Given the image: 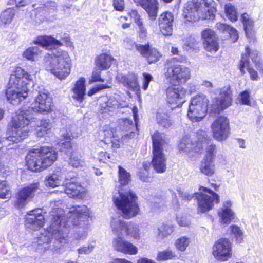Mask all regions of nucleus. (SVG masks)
<instances>
[{
    "instance_id": "obj_1",
    "label": "nucleus",
    "mask_w": 263,
    "mask_h": 263,
    "mask_svg": "<svg viewBox=\"0 0 263 263\" xmlns=\"http://www.w3.org/2000/svg\"><path fill=\"white\" fill-rule=\"evenodd\" d=\"M52 223L37 240V249L40 252L49 249L48 243L55 244V249L67 242V235L72 226H78L73 234L76 240H84L87 237L89 227L88 208L85 205L73 206L64 211V205L59 200L51 203Z\"/></svg>"
},
{
    "instance_id": "obj_2",
    "label": "nucleus",
    "mask_w": 263,
    "mask_h": 263,
    "mask_svg": "<svg viewBox=\"0 0 263 263\" xmlns=\"http://www.w3.org/2000/svg\"><path fill=\"white\" fill-rule=\"evenodd\" d=\"M31 76L20 67L14 68L11 74L6 92L8 101L13 105L18 104L28 96L27 87Z\"/></svg>"
},
{
    "instance_id": "obj_3",
    "label": "nucleus",
    "mask_w": 263,
    "mask_h": 263,
    "mask_svg": "<svg viewBox=\"0 0 263 263\" xmlns=\"http://www.w3.org/2000/svg\"><path fill=\"white\" fill-rule=\"evenodd\" d=\"M44 59V67L47 70L60 80L66 79L70 74L72 61L67 51L54 48Z\"/></svg>"
},
{
    "instance_id": "obj_4",
    "label": "nucleus",
    "mask_w": 263,
    "mask_h": 263,
    "mask_svg": "<svg viewBox=\"0 0 263 263\" xmlns=\"http://www.w3.org/2000/svg\"><path fill=\"white\" fill-rule=\"evenodd\" d=\"M57 159V153L49 146L34 148L26 157L28 167L33 172L41 171L50 166Z\"/></svg>"
},
{
    "instance_id": "obj_5",
    "label": "nucleus",
    "mask_w": 263,
    "mask_h": 263,
    "mask_svg": "<svg viewBox=\"0 0 263 263\" xmlns=\"http://www.w3.org/2000/svg\"><path fill=\"white\" fill-rule=\"evenodd\" d=\"M137 200V197L131 190L118 189L113 196L115 204L126 218H132L138 214L139 208Z\"/></svg>"
},
{
    "instance_id": "obj_6",
    "label": "nucleus",
    "mask_w": 263,
    "mask_h": 263,
    "mask_svg": "<svg viewBox=\"0 0 263 263\" xmlns=\"http://www.w3.org/2000/svg\"><path fill=\"white\" fill-rule=\"evenodd\" d=\"M213 0H192L185 4L183 16L186 21H196L199 19H212L214 15L211 5Z\"/></svg>"
},
{
    "instance_id": "obj_7",
    "label": "nucleus",
    "mask_w": 263,
    "mask_h": 263,
    "mask_svg": "<svg viewBox=\"0 0 263 263\" xmlns=\"http://www.w3.org/2000/svg\"><path fill=\"white\" fill-rule=\"evenodd\" d=\"M153 141V159L152 164L154 170L159 173L165 171L166 158L163 153L165 135L163 133L155 132L152 135Z\"/></svg>"
},
{
    "instance_id": "obj_8",
    "label": "nucleus",
    "mask_w": 263,
    "mask_h": 263,
    "mask_svg": "<svg viewBox=\"0 0 263 263\" xmlns=\"http://www.w3.org/2000/svg\"><path fill=\"white\" fill-rule=\"evenodd\" d=\"M111 232L115 235L132 238L135 240L140 238L139 226L132 222H127L120 216L113 217L110 221Z\"/></svg>"
},
{
    "instance_id": "obj_9",
    "label": "nucleus",
    "mask_w": 263,
    "mask_h": 263,
    "mask_svg": "<svg viewBox=\"0 0 263 263\" xmlns=\"http://www.w3.org/2000/svg\"><path fill=\"white\" fill-rule=\"evenodd\" d=\"M249 58L251 59L252 63L255 64L257 68L263 72V64L258 57V52L256 50L251 51L248 47L246 48L245 54H242L239 68L241 74H244L247 71L250 73L251 79L253 80H256L258 78L257 72L252 68Z\"/></svg>"
},
{
    "instance_id": "obj_10",
    "label": "nucleus",
    "mask_w": 263,
    "mask_h": 263,
    "mask_svg": "<svg viewBox=\"0 0 263 263\" xmlns=\"http://www.w3.org/2000/svg\"><path fill=\"white\" fill-rule=\"evenodd\" d=\"M209 100L204 95L193 97L189 105L187 116L192 122H199L206 115Z\"/></svg>"
},
{
    "instance_id": "obj_11",
    "label": "nucleus",
    "mask_w": 263,
    "mask_h": 263,
    "mask_svg": "<svg viewBox=\"0 0 263 263\" xmlns=\"http://www.w3.org/2000/svg\"><path fill=\"white\" fill-rule=\"evenodd\" d=\"M52 104L51 98L49 96L48 92L45 90L41 91L39 92L31 107L24 105L16 112V114L23 109L29 110V112H27L33 116V112L47 114L51 110Z\"/></svg>"
},
{
    "instance_id": "obj_12",
    "label": "nucleus",
    "mask_w": 263,
    "mask_h": 263,
    "mask_svg": "<svg viewBox=\"0 0 263 263\" xmlns=\"http://www.w3.org/2000/svg\"><path fill=\"white\" fill-rule=\"evenodd\" d=\"M195 194L198 201V211L200 212L210 210L214 206V202H219V197L216 193L203 186H200L199 192Z\"/></svg>"
},
{
    "instance_id": "obj_13",
    "label": "nucleus",
    "mask_w": 263,
    "mask_h": 263,
    "mask_svg": "<svg viewBox=\"0 0 263 263\" xmlns=\"http://www.w3.org/2000/svg\"><path fill=\"white\" fill-rule=\"evenodd\" d=\"M166 80L171 84L185 83L190 78V69L184 65L176 64L167 68L164 73Z\"/></svg>"
},
{
    "instance_id": "obj_14",
    "label": "nucleus",
    "mask_w": 263,
    "mask_h": 263,
    "mask_svg": "<svg viewBox=\"0 0 263 263\" xmlns=\"http://www.w3.org/2000/svg\"><path fill=\"white\" fill-rule=\"evenodd\" d=\"M61 193L67 194L70 198H82L86 193L85 189L78 182L74 175L67 174L65 176V180Z\"/></svg>"
},
{
    "instance_id": "obj_15",
    "label": "nucleus",
    "mask_w": 263,
    "mask_h": 263,
    "mask_svg": "<svg viewBox=\"0 0 263 263\" xmlns=\"http://www.w3.org/2000/svg\"><path fill=\"white\" fill-rule=\"evenodd\" d=\"M213 137L218 141L226 140L229 136L230 127L228 119L223 116L217 117L211 124Z\"/></svg>"
},
{
    "instance_id": "obj_16",
    "label": "nucleus",
    "mask_w": 263,
    "mask_h": 263,
    "mask_svg": "<svg viewBox=\"0 0 263 263\" xmlns=\"http://www.w3.org/2000/svg\"><path fill=\"white\" fill-rule=\"evenodd\" d=\"M212 254L218 260L224 261L232 257V243L227 238H221L215 242Z\"/></svg>"
},
{
    "instance_id": "obj_17",
    "label": "nucleus",
    "mask_w": 263,
    "mask_h": 263,
    "mask_svg": "<svg viewBox=\"0 0 263 263\" xmlns=\"http://www.w3.org/2000/svg\"><path fill=\"white\" fill-rule=\"evenodd\" d=\"M39 187V184L36 182L21 189L16 194L15 206L18 209L24 207L31 201Z\"/></svg>"
},
{
    "instance_id": "obj_18",
    "label": "nucleus",
    "mask_w": 263,
    "mask_h": 263,
    "mask_svg": "<svg viewBox=\"0 0 263 263\" xmlns=\"http://www.w3.org/2000/svg\"><path fill=\"white\" fill-rule=\"evenodd\" d=\"M232 97L228 89L223 88L220 90L218 96L212 100L210 109L212 112L219 114L231 105Z\"/></svg>"
},
{
    "instance_id": "obj_19",
    "label": "nucleus",
    "mask_w": 263,
    "mask_h": 263,
    "mask_svg": "<svg viewBox=\"0 0 263 263\" xmlns=\"http://www.w3.org/2000/svg\"><path fill=\"white\" fill-rule=\"evenodd\" d=\"M166 90V101L173 105L172 107H180L184 102L185 90L177 84H172Z\"/></svg>"
},
{
    "instance_id": "obj_20",
    "label": "nucleus",
    "mask_w": 263,
    "mask_h": 263,
    "mask_svg": "<svg viewBox=\"0 0 263 263\" xmlns=\"http://www.w3.org/2000/svg\"><path fill=\"white\" fill-rule=\"evenodd\" d=\"M112 245L115 250L125 254L136 255L138 252V248L126 240L123 236H115Z\"/></svg>"
},
{
    "instance_id": "obj_21",
    "label": "nucleus",
    "mask_w": 263,
    "mask_h": 263,
    "mask_svg": "<svg viewBox=\"0 0 263 263\" xmlns=\"http://www.w3.org/2000/svg\"><path fill=\"white\" fill-rule=\"evenodd\" d=\"M25 226L30 229L37 230L42 227L45 222L42 210L37 209L29 211L25 216Z\"/></svg>"
},
{
    "instance_id": "obj_22",
    "label": "nucleus",
    "mask_w": 263,
    "mask_h": 263,
    "mask_svg": "<svg viewBox=\"0 0 263 263\" xmlns=\"http://www.w3.org/2000/svg\"><path fill=\"white\" fill-rule=\"evenodd\" d=\"M76 127L73 126H68L65 128H63L60 130L61 136L66 140H68L65 142H60L59 145L60 151L65 154H70L72 152L71 144L69 140L74 138L78 137L79 133L76 132Z\"/></svg>"
},
{
    "instance_id": "obj_23",
    "label": "nucleus",
    "mask_w": 263,
    "mask_h": 263,
    "mask_svg": "<svg viewBox=\"0 0 263 263\" xmlns=\"http://www.w3.org/2000/svg\"><path fill=\"white\" fill-rule=\"evenodd\" d=\"M233 204L231 200H227L218 212L219 221L221 225L227 226L235 218V213L232 209Z\"/></svg>"
},
{
    "instance_id": "obj_24",
    "label": "nucleus",
    "mask_w": 263,
    "mask_h": 263,
    "mask_svg": "<svg viewBox=\"0 0 263 263\" xmlns=\"http://www.w3.org/2000/svg\"><path fill=\"white\" fill-rule=\"evenodd\" d=\"M174 15L170 12H164L158 18V25L164 35H171L173 33Z\"/></svg>"
},
{
    "instance_id": "obj_25",
    "label": "nucleus",
    "mask_w": 263,
    "mask_h": 263,
    "mask_svg": "<svg viewBox=\"0 0 263 263\" xmlns=\"http://www.w3.org/2000/svg\"><path fill=\"white\" fill-rule=\"evenodd\" d=\"M137 5L141 6L147 13L148 16L153 23V25L157 16L159 10V2L158 0H134Z\"/></svg>"
},
{
    "instance_id": "obj_26",
    "label": "nucleus",
    "mask_w": 263,
    "mask_h": 263,
    "mask_svg": "<svg viewBox=\"0 0 263 263\" xmlns=\"http://www.w3.org/2000/svg\"><path fill=\"white\" fill-rule=\"evenodd\" d=\"M135 46L136 49L142 55L146 57L149 63H153L157 62L161 55L160 53L155 48H150L148 45H141L136 44L134 42H132L131 47H127L129 49L133 48Z\"/></svg>"
},
{
    "instance_id": "obj_27",
    "label": "nucleus",
    "mask_w": 263,
    "mask_h": 263,
    "mask_svg": "<svg viewBox=\"0 0 263 263\" xmlns=\"http://www.w3.org/2000/svg\"><path fill=\"white\" fill-rule=\"evenodd\" d=\"M205 135V132H201V137L199 138L198 141L196 143L195 152H199L201 149L204 147L206 152L205 158L212 157L214 160L215 145L212 144H209V141Z\"/></svg>"
},
{
    "instance_id": "obj_28",
    "label": "nucleus",
    "mask_w": 263,
    "mask_h": 263,
    "mask_svg": "<svg viewBox=\"0 0 263 263\" xmlns=\"http://www.w3.org/2000/svg\"><path fill=\"white\" fill-rule=\"evenodd\" d=\"M72 92V98L76 101L82 103L85 95V79L80 78L75 83L71 89Z\"/></svg>"
},
{
    "instance_id": "obj_29",
    "label": "nucleus",
    "mask_w": 263,
    "mask_h": 263,
    "mask_svg": "<svg viewBox=\"0 0 263 263\" xmlns=\"http://www.w3.org/2000/svg\"><path fill=\"white\" fill-rule=\"evenodd\" d=\"M65 176L61 170H56L46 178L45 184L47 186L55 187L62 185L63 186Z\"/></svg>"
},
{
    "instance_id": "obj_30",
    "label": "nucleus",
    "mask_w": 263,
    "mask_h": 263,
    "mask_svg": "<svg viewBox=\"0 0 263 263\" xmlns=\"http://www.w3.org/2000/svg\"><path fill=\"white\" fill-rule=\"evenodd\" d=\"M116 59L109 54L103 53L96 57L95 64L100 70L108 69Z\"/></svg>"
},
{
    "instance_id": "obj_31",
    "label": "nucleus",
    "mask_w": 263,
    "mask_h": 263,
    "mask_svg": "<svg viewBox=\"0 0 263 263\" xmlns=\"http://www.w3.org/2000/svg\"><path fill=\"white\" fill-rule=\"evenodd\" d=\"M175 230V227L170 221H164L159 224L157 227L158 240H162L171 235Z\"/></svg>"
},
{
    "instance_id": "obj_32",
    "label": "nucleus",
    "mask_w": 263,
    "mask_h": 263,
    "mask_svg": "<svg viewBox=\"0 0 263 263\" xmlns=\"http://www.w3.org/2000/svg\"><path fill=\"white\" fill-rule=\"evenodd\" d=\"M33 43L45 48H48L50 45L60 46L62 44L59 40L51 35L39 36L33 40Z\"/></svg>"
},
{
    "instance_id": "obj_33",
    "label": "nucleus",
    "mask_w": 263,
    "mask_h": 263,
    "mask_svg": "<svg viewBox=\"0 0 263 263\" xmlns=\"http://www.w3.org/2000/svg\"><path fill=\"white\" fill-rule=\"evenodd\" d=\"M200 171L202 174L207 176H212L215 172L214 160L212 157L204 158L203 161L201 162Z\"/></svg>"
},
{
    "instance_id": "obj_34",
    "label": "nucleus",
    "mask_w": 263,
    "mask_h": 263,
    "mask_svg": "<svg viewBox=\"0 0 263 263\" xmlns=\"http://www.w3.org/2000/svg\"><path fill=\"white\" fill-rule=\"evenodd\" d=\"M156 121L161 126L168 128L172 125V121L168 114L161 109L158 110L156 115Z\"/></svg>"
},
{
    "instance_id": "obj_35",
    "label": "nucleus",
    "mask_w": 263,
    "mask_h": 263,
    "mask_svg": "<svg viewBox=\"0 0 263 263\" xmlns=\"http://www.w3.org/2000/svg\"><path fill=\"white\" fill-rule=\"evenodd\" d=\"M124 85L132 90L138 92L140 91V86L137 81V77L135 74H130L123 78Z\"/></svg>"
},
{
    "instance_id": "obj_36",
    "label": "nucleus",
    "mask_w": 263,
    "mask_h": 263,
    "mask_svg": "<svg viewBox=\"0 0 263 263\" xmlns=\"http://www.w3.org/2000/svg\"><path fill=\"white\" fill-rule=\"evenodd\" d=\"M42 51L38 47H31L26 49L23 53V56L27 60L31 61H37Z\"/></svg>"
},
{
    "instance_id": "obj_37",
    "label": "nucleus",
    "mask_w": 263,
    "mask_h": 263,
    "mask_svg": "<svg viewBox=\"0 0 263 263\" xmlns=\"http://www.w3.org/2000/svg\"><path fill=\"white\" fill-rule=\"evenodd\" d=\"M15 14V11L13 8H7L2 11L0 13V25H7L10 24Z\"/></svg>"
},
{
    "instance_id": "obj_38",
    "label": "nucleus",
    "mask_w": 263,
    "mask_h": 263,
    "mask_svg": "<svg viewBox=\"0 0 263 263\" xmlns=\"http://www.w3.org/2000/svg\"><path fill=\"white\" fill-rule=\"evenodd\" d=\"M100 111L102 113L115 112L118 111V100L111 98L100 105Z\"/></svg>"
},
{
    "instance_id": "obj_39",
    "label": "nucleus",
    "mask_w": 263,
    "mask_h": 263,
    "mask_svg": "<svg viewBox=\"0 0 263 263\" xmlns=\"http://www.w3.org/2000/svg\"><path fill=\"white\" fill-rule=\"evenodd\" d=\"M241 21L243 24L245 31L248 38H252L254 32L252 28L254 25L253 21L250 18L249 15L247 13H243L241 16Z\"/></svg>"
},
{
    "instance_id": "obj_40",
    "label": "nucleus",
    "mask_w": 263,
    "mask_h": 263,
    "mask_svg": "<svg viewBox=\"0 0 263 263\" xmlns=\"http://www.w3.org/2000/svg\"><path fill=\"white\" fill-rule=\"evenodd\" d=\"M230 232L236 243H241L243 241L244 235L241 228L236 224L230 226Z\"/></svg>"
},
{
    "instance_id": "obj_41",
    "label": "nucleus",
    "mask_w": 263,
    "mask_h": 263,
    "mask_svg": "<svg viewBox=\"0 0 263 263\" xmlns=\"http://www.w3.org/2000/svg\"><path fill=\"white\" fill-rule=\"evenodd\" d=\"M119 132L121 131L110 126H106L102 132L104 136L103 140L104 143L109 144L110 140L112 138L120 137V135H118Z\"/></svg>"
},
{
    "instance_id": "obj_42",
    "label": "nucleus",
    "mask_w": 263,
    "mask_h": 263,
    "mask_svg": "<svg viewBox=\"0 0 263 263\" xmlns=\"http://www.w3.org/2000/svg\"><path fill=\"white\" fill-rule=\"evenodd\" d=\"M11 196V186L5 180H0V198L7 199Z\"/></svg>"
},
{
    "instance_id": "obj_43",
    "label": "nucleus",
    "mask_w": 263,
    "mask_h": 263,
    "mask_svg": "<svg viewBox=\"0 0 263 263\" xmlns=\"http://www.w3.org/2000/svg\"><path fill=\"white\" fill-rule=\"evenodd\" d=\"M195 144L191 143V141L188 138H183L180 142L178 145V149L180 153H189L192 150L195 151L196 147Z\"/></svg>"
},
{
    "instance_id": "obj_44",
    "label": "nucleus",
    "mask_w": 263,
    "mask_h": 263,
    "mask_svg": "<svg viewBox=\"0 0 263 263\" xmlns=\"http://www.w3.org/2000/svg\"><path fill=\"white\" fill-rule=\"evenodd\" d=\"M190 243V238L186 236H182L175 240V246L178 250L183 252L186 250Z\"/></svg>"
},
{
    "instance_id": "obj_45",
    "label": "nucleus",
    "mask_w": 263,
    "mask_h": 263,
    "mask_svg": "<svg viewBox=\"0 0 263 263\" xmlns=\"http://www.w3.org/2000/svg\"><path fill=\"white\" fill-rule=\"evenodd\" d=\"M224 12L227 17L232 22H235L238 18V13L236 8L230 3L224 6Z\"/></svg>"
},
{
    "instance_id": "obj_46",
    "label": "nucleus",
    "mask_w": 263,
    "mask_h": 263,
    "mask_svg": "<svg viewBox=\"0 0 263 263\" xmlns=\"http://www.w3.org/2000/svg\"><path fill=\"white\" fill-rule=\"evenodd\" d=\"M175 253L170 249L159 251L158 252L156 259L158 261H164L169 259H173L175 258Z\"/></svg>"
},
{
    "instance_id": "obj_47",
    "label": "nucleus",
    "mask_w": 263,
    "mask_h": 263,
    "mask_svg": "<svg viewBox=\"0 0 263 263\" xmlns=\"http://www.w3.org/2000/svg\"><path fill=\"white\" fill-rule=\"evenodd\" d=\"M69 164L70 165L75 168H83L86 167L85 161L80 158L79 156L72 154L69 159Z\"/></svg>"
},
{
    "instance_id": "obj_48",
    "label": "nucleus",
    "mask_w": 263,
    "mask_h": 263,
    "mask_svg": "<svg viewBox=\"0 0 263 263\" xmlns=\"http://www.w3.org/2000/svg\"><path fill=\"white\" fill-rule=\"evenodd\" d=\"M203 45L205 49L210 52L215 53L219 48V44L218 42V38L212 39L207 41H203Z\"/></svg>"
},
{
    "instance_id": "obj_49",
    "label": "nucleus",
    "mask_w": 263,
    "mask_h": 263,
    "mask_svg": "<svg viewBox=\"0 0 263 263\" xmlns=\"http://www.w3.org/2000/svg\"><path fill=\"white\" fill-rule=\"evenodd\" d=\"M118 177L119 181L122 185L128 184L130 180V174L121 166H119Z\"/></svg>"
},
{
    "instance_id": "obj_50",
    "label": "nucleus",
    "mask_w": 263,
    "mask_h": 263,
    "mask_svg": "<svg viewBox=\"0 0 263 263\" xmlns=\"http://www.w3.org/2000/svg\"><path fill=\"white\" fill-rule=\"evenodd\" d=\"M61 43L62 44L61 46H65L66 47L69 48L71 50L74 49V46L73 43L71 41L70 36L67 33H63L60 35Z\"/></svg>"
},
{
    "instance_id": "obj_51",
    "label": "nucleus",
    "mask_w": 263,
    "mask_h": 263,
    "mask_svg": "<svg viewBox=\"0 0 263 263\" xmlns=\"http://www.w3.org/2000/svg\"><path fill=\"white\" fill-rule=\"evenodd\" d=\"M95 246L96 242L95 241H89L87 246H83L78 249V254H88L93 251Z\"/></svg>"
},
{
    "instance_id": "obj_52",
    "label": "nucleus",
    "mask_w": 263,
    "mask_h": 263,
    "mask_svg": "<svg viewBox=\"0 0 263 263\" xmlns=\"http://www.w3.org/2000/svg\"><path fill=\"white\" fill-rule=\"evenodd\" d=\"M201 35L203 41H207L218 38L215 32L211 29H204L202 31Z\"/></svg>"
},
{
    "instance_id": "obj_53",
    "label": "nucleus",
    "mask_w": 263,
    "mask_h": 263,
    "mask_svg": "<svg viewBox=\"0 0 263 263\" xmlns=\"http://www.w3.org/2000/svg\"><path fill=\"white\" fill-rule=\"evenodd\" d=\"M110 87H111V86L108 84H98L97 85L95 86L92 88H91L88 91L87 94L89 96H91L97 93V92H98L99 91H100L101 90H103V89H104L106 88H110Z\"/></svg>"
},
{
    "instance_id": "obj_54",
    "label": "nucleus",
    "mask_w": 263,
    "mask_h": 263,
    "mask_svg": "<svg viewBox=\"0 0 263 263\" xmlns=\"http://www.w3.org/2000/svg\"><path fill=\"white\" fill-rule=\"evenodd\" d=\"M120 129L122 130L128 131L133 126V121L128 119H122L119 120Z\"/></svg>"
},
{
    "instance_id": "obj_55",
    "label": "nucleus",
    "mask_w": 263,
    "mask_h": 263,
    "mask_svg": "<svg viewBox=\"0 0 263 263\" xmlns=\"http://www.w3.org/2000/svg\"><path fill=\"white\" fill-rule=\"evenodd\" d=\"M197 44V41L194 38H190L184 44L183 48L186 50L194 49L196 48Z\"/></svg>"
},
{
    "instance_id": "obj_56",
    "label": "nucleus",
    "mask_w": 263,
    "mask_h": 263,
    "mask_svg": "<svg viewBox=\"0 0 263 263\" xmlns=\"http://www.w3.org/2000/svg\"><path fill=\"white\" fill-rule=\"evenodd\" d=\"M96 82H104V79L101 78V71L99 69L93 71L89 82L90 84H91Z\"/></svg>"
},
{
    "instance_id": "obj_57",
    "label": "nucleus",
    "mask_w": 263,
    "mask_h": 263,
    "mask_svg": "<svg viewBox=\"0 0 263 263\" xmlns=\"http://www.w3.org/2000/svg\"><path fill=\"white\" fill-rule=\"evenodd\" d=\"M143 76L142 88L144 90H146L148 88L149 82L152 80L153 77L151 74L145 72L143 73Z\"/></svg>"
},
{
    "instance_id": "obj_58",
    "label": "nucleus",
    "mask_w": 263,
    "mask_h": 263,
    "mask_svg": "<svg viewBox=\"0 0 263 263\" xmlns=\"http://www.w3.org/2000/svg\"><path fill=\"white\" fill-rule=\"evenodd\" d=\"M124 0H113V6L114 9L119 11H123L124 9Z\"/></svg>"
},
{
    "instance_id": "obj_59",
    "label": "nucleus",
    "mask_w": 263,
    "mask_h": 263,
    "mask_svg": "<svg viewBox=\"0 0 263 263\" xmlns=\"http://www.w3.org/2000/svg\"><path fill=\"white\" fill-rule=\"evenodd\" d=\"M240 98L242 104L247 105H250V95L248 91L245 90L242 92L240 95Z\"/></svg>"
},
{
    "instance_id": "obj_60",
    "label": "nucleus",
    "mask_w": 263,
    "mask_h": 263,
    "mask_svg": "<svg viewBox=\"0 0 263 263\" xmlns=\"http://www.w3.org/2000/svg\"><path fill=\"white\" fill-rule=\"evenodd\" d=\"M118 135H120L119 137H116L112 138L110 141V143H112V147L114 148H118L120 146V139L123 137V134L122 132H119Z\"/></svg>"
},
{
    "instance_id": "obj_61",
    "label": "nucleus",
    "mask_w": 263,
    "mask_h": 263,
    "mask_svg": "<svg viewBox=\"0 0 263 263\" xmlns=\"http://www.w3.org/2000/svg\"><path fill=\"white\" fill-rule=\"evenodd\" d=\"M216 26L218 30L226 33H228L229 30L231 29L230 26L220 22L217 23Z\"/></svg>"
},
{
    "instance_id": "obj_62",
    "label": "nucleus",
    "mask_w": 263,
    "mask_h": 263,
    "mask_svg": "<svg viewBox=\"0 0 263 263\" xmlns=\"http://www.w3.org/2000/svg\"><path fill=\"white\" fill-rule=\"evenodd\" d=\"M228 33H229L232 41L233 42L237 41L238 38V34L236 29L231 27V29L229 30Z\"/></svg>"
},
{
    "instance_id": "obj_63",
    "label": "nucleus",
    "mask_w": 263,
    "mask_h": 263,
    "mask_svg": "<svg viewBox=\"0 0 263 263\" xmlns=\"http://www.w3.org/2000/svg\"><path fill=\"white\" fill-rule=\"evenodd\" d=\"M195 193H196L193 194H191L186 191H179V196L182 198V199L186 200L192 199L194 196H195Z\"/></svg>"
},
{
    "instance_id": "obj_64",
    "label": "nucleus",
    "mask_w": 263,
    "mask_h": 263,
    "mask_svg": "<svg viewBox=\"0 0 263 263\" xmlns=\"http://www.w3.org/2000/svg\"><path fill=\"white\" fill-rule=\"evenodd\" d=\"M177 222L181 227H187L190 224V221L185 217H177Z\"/></svg>"
}]
</instances>
